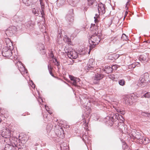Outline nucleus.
<instances>
[{
	"instance_id": "9d476101",
	"label": "nucleus",
	"mask_w": 150,
	"mask_h": 150,
	"mask_svg": "<svg viewBox=\"0 0 150 150\" xmlns=\"http://www.w3.org/2000/svg\"><path fill=\"white\" fill-rule=\"evenodd\" d=\"M2 54L3 56L7 58L10 57L12 55L11 51L8 50L7 48L3 50Z\"/></svg>"
},
{
	"instance_id": "09e8293b",
	"label": "nucleus",
	"mask_w": 150,
	"mask_h": 150,
	"mask_svg": "<svg viewBox=\"0 0 150 150\" xmlns=\"http://www.w3.org/2000/svg\"><path fill=\"white\" fill-rule=\"evenodd\" d=\"M57 38H58V39H59V38H62V37L61 36V34H60V33L58 34V35H57Z\"/></svg>"
},
{
	"instance_id": "de8ad7c7",
	"label": "nucleus",
	"mask_w": 150,
	"mask_h": 150,
	"mask_svg": "<svg viewBox=\"0 0 150 150\" xmlns=\"http://www.w3.org/2000/svg\"><path fill=\"white\" fill-rule=\"evenodd\" d=\"M82 9H83V10H84L86 11L87 10V7H86L84 6L83 5L82 6Z\"/></svg>"
},
{
	"instance_id": "a211bd4d",
	"label": "nucleus",
	"mask_w": 150,
	"mask_h": 150,
	"mask_svg": "<svg viewBox=\"0 0 150 150\" xmlns=\"http://www.w3.org/2000/svg\"><path fill=\"white\" fill-rule=\"evenodd\" d=\"M103 77V75L101 74L100 72H98L95 74L93 79L94 80L99 81L102 79Z\"/></svg>"
},
{
	"instance_id": "a18cd8bd",
	"label": "nucleus",
	"mask_w": 150,
	"mask_h": 150,
	"mask_svg": "<svg viewBox=\"0 0 150 150\" xmlns=\"http://www.w3.org/2000/svg\"><path fill=\"white\" fill-rule=\"evenodd\" d=\"M6 45L7 46H9V47H11V45H12V44L11 42H10L8 44L6 43Z\"/></svg>"
},
{
	"instance_id": "e433bc0d",
	"label": "nucleus",
	"mask_w": 150,
	"mask_h": 150,
	"mask_svg": "<svg viewBox=\"0 0 150 150\" xmlns=\"http://www.w3.org/2000/svg\"><path fill=\"white\" fill-rule=\"evenodd\" d=\"M144 96L145 98H149L150 97V93L147 92L144 95Z\"/></svg>"
},
{
	"instance_id": "f257e3e1",
	"label": "nucleus",
	"mask_w": 150,
	"mask_h": 150,
	"mask_svg": "<svg viewBox=\"0 0 150 150\" xmlns=\"http://www.w3.org/2000/svg\"><path fill=\"white\" fill-rule=\"evenodd\" d=\"M124 118L121 115L118 113L113 114V125H115L118 129L122 131L123 128H125L123 123Z\"/></svg>"
},
{
	"instance_id": "13d9d810",
	"label": "nucleus",
	"mask_w": 150,
	"mask_h": 150,
	"mask_svg": "<svg viewBox=\"0 0 150 150\" xmlns=\"http://www.w3.org/2000/svg\"><path fill=\"white\" fill-rule=\"evenodd\" d=\"M116 56L117 57V58L118 57V55H116V54H113V57H114V56Z\"/></svg>"
},
{
	"instance_id": "f8f14e48",
	"label": "nucleus",
	"mask_w": 150,
	"mask_h": 150,
	"mask_svg": "<svg viewBox=\"0 0 150 150\" xmlns=\"http://www.w3.org/2000/svg\"><path fill=\"white\" fill-rule=\"evenodd\" d=\"M135 139H137V142L141 144L143 143L144 142L146 141V140L145 138L141 135L140 133L136 138Z\"/></svg>"
},
{
	"instance_id": "0e129e2a",
	"label": "nucleus",
	"mask_w": 150,
	"mask_h": 150,
	"mask_svg": "<svg viewBox=\"0 0 150 150\" xmlns=\"http://www.w3.org/2000/svg\"><path fill=\"white\" fill-rule=\"evenodd\" d=\"M9 31L7 30L6 32V33H8Z\"/></svg>"
},
{
	"instance_id": "9b49d317",
	"label": "nucleus",
	"mask_w": 150,
	"mask_h": 150,
	"mask_svg": "<svg viewBox=\"0 0 150 150\" xmlns=\"http://www.w3.org/2000/svg\"><path fill=\"white\" fill-rule=\"evenodd\" d=\"M118 105V102H115L113 101V111L115 110L117 112L120 113L121 114H124L123 112L119 108Z\"/></svg>"
},
{
	"instance_id": "6e6552de",
	"label": "nucleus",
	"mask_w": 150,
	"mask_h": 150,
	"mask_svg": "<svg viewBox=\"0 0 150 150\" xmlns=\"http://www.w3.org/2000/svg\"><path fill=\"white\" fill-rule=\"evenodd\" d=\"M133 95H128L126 96L124 98L125 103L127 105H131L132 104V97Z\"/></svg>"
},
{
	"instance_id": "473e14b6",
	"label": "nucleus",
	"mask_w": 150,
	"mask_h": 150,
	"mask_svg": "<svg viewBox=\"0 0 150 150\" xmlns=\"http://www.w3.org/2000/svg\"><path fill=\"white\" fill-rule=\"evenodd\" d=\"M40 4L42 9V11H41V15H42V17H43V16L44 15V6L43 5H42L41 3Z\"/></svg>"
},
{
	"instance_id": "bf43d9fd",
	"label": "nucleus",
	"mask_w": 150,
	"mask_h": 150,
	"mask_svg": "<svg viewBox=\"0 0 150 150\" xmlns=\"http://www.w3.org/2000/svg\"><path fill=\"white\" fill-rule=\"evenodd\" d=\"M128 2H129V1H128L127 2V3H126V7H127V5L128 4Z\"/></svg>"
},
{
	"instance_id": "f03ea898",
	"label": "nucleus",
	"mask_w": 150,
	"mask_h": 150,
	"mask_svg": "<svg viewBox=\"0 0 150 150\" xmlns=\"http://www.w3.org/2000/svg\"><path fill=\"white\" fill-rule=\"evenodd\" d=\"M100 40V37L99 35L95 33L91 35L89 39V42L91 45L90 46V49L95 47V46L99 43Z\"/></svg>"
},
{
	"instance_id": "58836bf2",
	"label": "nucleus",
	"mask_w": 150,
	"mask_h": 150,
	"mask_svg": "<svg viewBox=\"0 0 150 150\" xmlns=\"http://www.w3.org/2000/svg\"><path fill=\"white\" fill-rule=\"evenodd\" d=\"M40 47L39 48L40 50H44L45 48L44 45L43 44H40Z\"/></svg>"
},
{
	"instance_id": "4468645a",
	"label": "nucleus",
	"mask_w": 150,
	"mask_h": 150,
	"mask_svg": "<svg viewBox=\"0 0 150 150\" xmlns=\"http://www.w3.org/2000/svg\"><path fill=\"white\" fill-rule=\"evenodd\" d=\"M69 78L72 81L73 84L75 86L76 85L77 83L79 82L80 81V79L75 78L72 76L69 75Z\"/></svg>"
},
{
	"instance_id": "6ab92c4d",
	"label": "nucleus",
	"mask_w": 150,
	"mask_h": 150,
	"mask_svg": "<svg viewBox=\"0 0 150 150\" xmlns=\"http://www.w3.org/2000/svg\"><path fill=\"white\" fill-rule=\"evenodd\" d=\"M86 99V100L84 104V106L86 108L87 107L88 108H89V105H90V103L91 101L89 100L88 99V98H86V97L85 98H83V100H82V102L83 103L85 101Z\"/></svg>"
},
{
	"instance_id": "79ce46f5",
	"label": "nucleus",
	"mask_w": 150,
	"mask_h": 150,
	"mask_svg": "<svg viewBox=\"0 0 150 150\" xmlns=\"http://www.w3.org/2000/svg\"><path fill=\"white\" fill-rule=\"evenodd\" d=\"M136 65L134 64H132L131 65H130L129 67V68H134L135 67Z\"/></svg>"
},
{
	"instance_id": "ddd939ff",
	"label": "nucleus",
	"mask_w": 150,
	"mask_h": 150,
	"mask_svg": "<svg viewBox=\"0 0 150 150\" xmlns=\"http://www.w3.org/2000/svg\"><path fill=\"white\" fill-rule=\"evenodd\" d=\"M148 55L149 54L148 53L141 55L139 57V60L141 61L147 62L149 59Z\"/></svg>"
},
{
	"instance_id": "338daca9",
	"label": "nucleus",
	"mask_w": 150,
	"mask_h": 150,
	"mask_svg": "<svg viewBox=\"0 0 150 150\" xmlns=\"http://www.w3.org/2000/svg\"><path fill=\"white\" fill-rule=\"evenodd\" d=\"M58 137L59 136L60 137V136L59 135V134H58Z\"/></svg>"
},
{
	"instance_id": "680f3d73",
	"label": "nucleus",
	"mask_w": 150,
	"mask_h": 150,
	"mask_svg": "<svg viewBox=\"0 0 150 150\" xmlns=\"http://www.w3.org/2000/svg\"><path fill=\"white\" fill-rule=\"evenodd\" d=\"M18 150H23L22 149H21V148H18Z\"/></svg>"
},
{
	"instance_id": "c85d7f7f",
	"label": "nucleus",
	"mask_w": 150,
	"mask_h": 150,
	"mask_svg": "<svg viewBox=\"0 0 150 150\" xmlns=\"http://www.w3.org/2000/svg\"><path fill=\"white\" fill-rule=\"evenodd\" d=\"M128 36H127L125 34H122V36H121V40L126 41L128 39Z\"/></svg>"
},
{
	"instance_id": "e2e57ef3",
	"label": "nucleus",
	"mask_w": 150,
	"mask_h": 150,
	"mask_svg": "<svg viewBox=\"0 0 150 150\" xmlns=\"http://www.w3.org/2000/svg\"><path fill=\"white\" fill-rule=\"evenodd\" d=\"M96 18V17H94V18L95 19V21H96V18Z\"/></svg>"
},
{
	"instance_id": "20e7f679",
	"label": "nucleus",
	"mask_w": 150,
	"mask_h": 150,
	"mask_svg": "<svg viewBox=\"0 0 150 150\" xmlns=\"http://www.w3.org/2000/svg\"><path fill=\"white\" fill-rule=\"evenodd\" d=\"M70 11L72 13L71 14H68L66 16V20L67 23L69 25H71L73 24L74 21L73 13V10L71 9L70 10Z\"/></svg>"
},
{
	"instance_id": "dca6fc26",
	"label": "nucleus",
	"mask_w": 150,
	"mask_h": 150,
	"mask_svg": "<svg viewBox=\"0 0 150 150\" xmlns=\"http://www.w3.org/2000/svg\"><path fill=\"white\" fill-rule=\"evenodd\" d=\"M139 133L140 132H137V130L135 129L132 130L130 134L131 135H130L131 138L134 140L136 138L138 135Z\"/></svg>"
},
{
	"instance_id": "393cba45",
	"label": "nucleus",
	"mask_w": 150,
	"mask_h": 150,
	"mask_svg": "<svg viewBox=\"0 0 150 150\" xmlns=\"http://www.w3.org/2000/svg\"><path fill=\"white\" fill-rule=\"evenodd\" d=\"M25 25L29 29H33V24L31 23V22L28 21L25 23Z\"/></svg>"
},
{
	"instance_id": "f704fd0d",
	"label": "nucleus",
	"mask_w": 150,
	"mask_h": 150,
	"mask_svg": "<svg viewBox=\"0 0 150 150\" xmlns=\"http://www.w3.org/2000/svg\"><path fill=\"white\" fill-rule=\"evenodd\" d=\"M61 149L62 150H69V147L68 146L62 147V145H61L60 146Z\"/></svg>"
},
{
	"instance_id": "49530a36",
	"label": "nucleus",
	"mask_w": 150,
	"mask_h": 150,
	"mask_svg": "<svg viewBox=\"0 0 150 150\" xmlns=\"http://www.w3.org/2000/svg\"><path fill=\"white\" fill-rule=\"evenodd\" d=\"M133 95V96L132 97L133 99H137L138 98V97L137 96H135L134 94L130 95Z\"/></svg>"
},
{
	"instance_id": "5701e85b",
	"label": "nucleus",
	"mask_w": 150,
	"mask_h": 150,
	"mask_svg": "<svg viewBox=\"0 0 150 150\" xmlns=\"http://www.w3.org/2000/svg\"><path fill=\"white\" fill-rule=\"evenodd\" d=\"M83 140L86 143L90 142L91 140V137H87L86 135H83Z\"/></svg>"
},
{
	"instance_id": "8fccbe9b",
	"label": "nucleus",
	"mask_w": 150,
	"mask_h": 150,
	"mask_svg": "<svg viewBox=\"0 0 150 150\" xmlns=\"http://www.w3.org/2000/svg\"><path fill=\"white\" fill-rule=\"evenodd\" d=\"M31 83H32L31 86L33 88H35V85L34 84V83H33V82L32 81H31Z\"/></svg>"
},
{
	"instance_id": "1a4fd4ad",
	"label": "nucleus",
	"mask_w": 150,
	"mask_h": 150,
	"mask_svg": "<svg viewBox=\"0 0 150 150\" xmlns=\"http://www.w3.org/2000/svg\"><path fill=\"white\" fill-rule=\"evenodd\" d=\"M105 5L101 3L99 4L98 6V10L99 14L102 15L105 11Z\"/></svg>"
},
{
	"instance_id": "39448f33",
	"label": "nucleus",
	"mask_w": 150,
	"mask_h": 150,
	"mask_svg": "<svg viewBox=\"0 0 150 150\" xmlns=\"http://www.w3.org/2000/svg\"><path fill=\"white\" fill-rule=\"evenodd\" d=\"M121 43V33H118L113 36V44L117 45H120Z\"/></svg>"
},
{
	"instance_id": "423d86ee",
	"label": "nucleus",
	"mask_w": 150,
	"mask_h": 150,
	"mask_svg": "<svg viewBox=\"0 0 150 150\" xmlns=\"http://www.w3.org/2000/svg\"><path fill=\"white\" fill-rule=\"evenodd\" d=\"M67 53V55L68 57L71 59H75L78 57L77 53L74 51L72 50L71 51L68 50L67 52H66Z\"/></svg>"
},
{
	"instance_id": "0eeeda50",
	"label": "nucleus",
	"mask_w": 150,
	"mask_h": 150,
	"mask_svg": "<svg viewBox=\"0 0 150 150\" xmlns=\"http://www.w3.org/2000/svg\"><path fill=\"white\" fill-rule=\"evenodd\" d=\"M95 62L93 59H91L89 60L88 63L87 65L84 67L86 70H93L94 68L93 65L95 64Z\"/></svg>"
},
{
	"instance_id": "b1692460",
	"label": "nucleus",
	"mask_w": 150,
	"mask_h": 150,
	"mask_svg": "<svg viewBox=\"0 0 150 150\" xmlns=\"http://www.w3.org/2000/svg\"><path fill=\"white\" fill-rule=\"evenodd\" d=\"M32 12L36 16H38L40 14L41 15V11H39V9H35V8L33 9Z\"/></svg>"
},
{
	"instance_id": "37998d69",
	"label": "nucleus",
	"mask_w": 150,
	"mask_h": 150,
	"mask_svg": "<svg viewBox=\"0 0 150 150\" xmlns=\"http://www.w3.org/2000/svg\"><path fill=\"white\" fill-rule=\"evenodd\" d=\"M62 38H59V39H58V38H57V42H58L59 44H60L61 42V41L62 40Z\"/></svg>"
},
{
	"instance_id": "7c9ffc66",
	"label": "nucleus",
	"mask_w": 150,
	"mask_h": 150,
	"mask_svg": "<svg viewBox=\"0 0 150 150\" xmlns=\"http://www.w3.org/2000/svg\"><path fill=\"white\" fill-rule=\"evenodd\" d=\"M118 83L119 85L122 86H124L125 83V81L123 79H122L120 80L119 81Z\"/></svg>"
},
{
	"instance_id": "412c9836",
	"label": "nucleus",
	"mask_w": 150,
	"mask_h": 150,
	"mask_svg": "<svg viewBox=\"0 0 150 150\" xmlns=\"http://www.w3.org/2000/svg\"><path fill=\"white\" fill-rule=\"evenodd\" d=\"M112 66L111 67L109 66L105 67L104 71L108 74H109L112 72Z\"/></svg>"
},
{
	"instance_id": "a878e982",
	"label": "nucleus",
	"mask_w": 150,
	"mask_h": 150,
	"mask_svg": "<svg viewBox=\"0 0 150 150\" xmlns=\"http://www.w3.org/2000/svg\"><path fill=\"white\" fill-rule=\"evenodd\" d=\"M64 0H58L57 1V5L58 6H60L63 5L64 3Z\"/></svg>"
},
{
	"instance_id": "052dcab7",
	"label": "nucleus",
	"mask_w": 150,
	"mask_h": 150,
	"mask_svg": "<svg viewBox=\"0 0 150 150\" xmlns=\"http://www.w3.org/2000/svg\"><path fill=\"white\" fill-rule=\"evenodd\" d=\"M96 17H98V15L97 14H96Z\"/></svg>"
},
{
	"instance_id": "7ed1b4c3",
	"label": "nucleus",
	"mask_w": 150,
	"mask_h": 150,
	"mask_svg": "<svg viewBox=\"0 0 150 150\" xmlns=\"http://www.w3.org/2000/svg\"><path fill=\"white\" fill-rule=\"evenodd\" d=\"M149 76V75L148 73L145 74L144 75H142L139 78L138 83L137 85L139 86L145 85Z\"/></svg>"
},
{
	"instance_id": "4c0bfd02",
	"label": "nucleus",
	"mask_w": 150,
	"mask_h": 150,
	"mask_svg": "<svg viewBox=\"0 0 150 150\" xmlns=\"http://www.w3.org/2000/svg\"><path fill=\"white\" fill-rule=\"evenodd\" d=\"M45 107L46 110L50 114H52V112L49 110V108L48 106H47L46 105H45Z\"/></svg>"
},
{
	"instance_id": "c03bdc74",
	"label": "nucleus",
	"mask_w": 150,
	"mask_h": 150,
	"mask_svg": "<svg viewBox=\"0 0 150 150\" xmlns=\"http://www.w3.org/2000/svg\"><path fill=\"white\" fill-rule=\"evenodd\" d=\"M117 68V66L115 64H113V71L114 70H116Z\"/></svg>"
},
{
	"instance_id": "c756f323",
	"label": "nucleus",
	"mask_w": 150,
	"mask_h": 150,
	"mask_svg": "<svg viewBox=\"0 0 150 150\" xmlns=\"http://www.w3.org/2000/svg\"><path fill=\"white\" fill-rule=\"evenodd\" d=\"M106 119L107 120H109V125L110 126H112V117H110L109 116H108Z\"/></svg>"
},
{
	"instance_id": "2f4dec72",
	"label": "nucleus",
	"mask_w": 150,
	"mask_h": 150,
	"mask_svg": "<svg viewBox=\"0 0 150 150\" xmlns=\"http://www.w3.org/2000/svg\"><path fill=\"white\" fill-rule=\"evenodd\" d=\"M95 1V0H88V4L89 6L92 5Z\"/></svg>"
},
{
	"instance_id": "bb28decb",
	"label": "nucleus",
	"mask_w": 150,
	"mask_h": 150,
	"mask_svg": "<svg viewBox=\"0 0 150 150\" xmlns=\"http://www.w3.org/2000/svg\"><path fill=\"white\" fill-rule=\"evenodd\" d=\"M121 142L122 143V148L124 149H126L127 148V145L126 143L125 142V141L123 140H121Z\"/></svg>"
},
{
	"instance_id": "f3484780",
	"label": "nucleus",
	"mask_w": 150,
	"mask_h": 150,
	"mask_svg": "<svg viewBox=\"0 0 150 150\" xmlns=\"http://www.w3.org/2000/svg\"><path fill=\"white\" fill-rule=\"evenodd\" d=\"M139 133L140 132H137V130L135 129L132 130L130 134L131 135H130L131 138L134 140L136 138L138 135Z\"/></svg>"
},
{
	"instance_id": "72a5a7b5",
	"label": "nucleus",
	"mask_w": 150,
	"mask_h": 150,
	"mask_svg": "<svg viewBox=\"0 0 150 150\" xmlns=\"http://www.w3.org/2000/svg\"><path fill=\"white\" fill-rule=\"evenodd\" d=\"M142 115L144 116H148L149 117L150 116V113L143 112H142Z\"/></svg>"
},
{
	"instance_id": "aec40b11",
	"label": "nucleus",
	"mask_w": 150,
	"mask_h": 150,
	"mask_svg": "<svg viewBox=\"0 0 150 150\" xmlns=\"http://www.w3.org/2000/svg\"><path fill=\"white\" fill-rule=\"evenodd\" d=\"M15 148L14 146L11 145L9 144H6L5 145V150H15Z\"/></svg>"
},
{
	"instance_id": "6e6d98bb",
	"label": "nucleus",
	"mask_w": 150,
	"mask_h": 150,
	"mask_svg": "<svg viewBox=\"0 0 150 150\" xmlns=\"http://www.w3.org/2000/svg\"><path fill=\"white\" fill-rule=\"evenodd\" d=\"M52 71H49L50 74L52 76H53V74L52 72Z\"/></svg>"
},
{
	"instance_id": "864d4df0",
	"label": "nucleus",
	"mask_w": 150,
	"mask_h": 150,
	"mask_svg": "<svg viewBox=\"0 0 150 150\" xmlns=\"http://www.w3.org/2000/svg\"><path fill=\"white\" fill-rule=\"evenodd\" d=\"M48 127H49V126H48V125H47V128H47V129H49V130L50 131V130H51V129H52V127H50V128H49H49H48Z\"/></svg>"
},
{
	"instance_id": "c9c22d12",
	"label": "nucleus",
	"mask_w": 150,
	"mask_h": 150,
	"mask_svg": "<svg viewBox=\"0 0 150 150\" xmlns=\"http://www.w3.org/2000/svg\"><path fill=\"white\" fill-rule=\"evenodd\" d=\"M18 21H23L25 19V17L23 16H20L18 17Z\"/></svg>"
},
{
	"instance_id": "69168bd1",
	"label": "nucleus",
	"mask_w": 150,
	"mask_h": 150,
	"mask_svg": "<svg viewBox=\"0 0 150 150\" xmlns=\"http://www.w3.org/2000/svg\"><path fill=\"white\" fill-rule=\"evenodd\" d=\"M114 79H115V78L113 76V81L114 80Z\"/></svg>"
},
{
	"instance_id": "4d7b16f0",
	"label": "nucleus",
	"mask_w": 150,
	"mask_h": 150,
	"mask_svg": "<svg viewBox=\"0 0 150 150\" xmlns=\"http://www.w3.org/2000/svg\"><path fill=\"white\" fill-rule=\"evenodd\" d=\"M70 40L69 38H67V40H66V41L68 42H69L70 41Z\"/></svg>"
},
{
	"instance_id": "603ef678",
	"label": "nucleus",
	"mask_w": 150,
	"mask_h": 150,
	"mask_svg": "<svg viewBox=\"0 0 150 150\" xmlns=\"http://www.w3.org/2000/svg\"><path fill=\"white\" fill-rule=\"evenodd\" d=\"M53 61L54 63H56L57 61V59L55 58H54L53 59Z\"/></svg>"
},
{
	"instance_id": "2eb2a0df",
	"label": "nucleus",
	"mask_w": 150,
	"mask_h": 150,
	"mask_svg": "<svg viewBox=\"0 0 150 150\" xmlns=\"http://www.w3.org/2000/svg\"><path fill=\"white\" fill-rule=\"evenodd\" d=\"M79 53L81 55L85 54L87 52V49L86 47H81L78 51Z\"/></svg>"
},
{
	"instance_id": "cd10ccee",
	"label": "nucleus",
	"mask_w": 150,
	"mask_h": 150,
	"mask_svg": "<svg viewBox=\"0 0 150 150\" xmlns=\"http://www.w3.org/2000/svg\"><path fill=\"white\" fill-rule=\"evenodd\" d=\"M97 28V27L96 25L95 24L92 25L90 28V30L92 31H93V32L96 33V29Z\"/></svg>"
},
{
	"instance_id": "4be33fe9",
	"label": "nucleus",
	"mask_w": 150,
	"mask_h": 150,
	"mask_svg": "<svg viewBox=\"0 0 150 150\" xmlns=\"http://www.w3.org/2000/svg\"><path fill=\"white\" fill-rule=\"evenodd\" d=\"M86 118L84 117L83 121V125L85 126V127L86 128L88 127V122L89 121V118H88V117L86 116Z\"/></svg>"
},
{
	"instance_id": "3c124183",
	"label": "nucleus",
	"mask_w": 150,
	"mask_h": 150,
	"mask_svg": "<svg viewBox=\"0 0 150 150\" xmlns=\"http://www.w3.org/2000/svg\"><path fill=\"white\" fill-rule=\"evenodd\" d=\"M55 64L58 67L59 66V62H58L57 61L56 63H55Z\"/></svg>"
},
{
	"instance_id": "774afa93",
	"label": "nucleus",
	"mask_w": 150,
	"mask_h": 150,
	"mask_svg": "<svg viewBox=\"0 0 150 150\" xmlns=\"http://www.w3.org/2000/svg\"><path fill=\"white\" fill-rule=\"evenodd\" d=\"M148 81L150 82V78H149V80Z\"/></svg>"
},
{
	"instance_id": "a19ab883",
	"label": "nucleus",
	"mask_w": 150,
	"mask_h": 150,
	"mask_svg": "<svg viewBox=\"0 0 150 150\" xmlns=\"http://www.w3.org/2000/svg\"><path fill=\"white\" fill-rule=\"evenodd\" d=\"M108 59L109 60L112 59V54H109L108 56Z\"/></svg>"
},
{
	"instance_id": "ea45409f",
	"label": "nucleus",
	"mask_w": 150,
	"mask_h": 150,
	"mask_svg": "<svg viewBox=\"0 0 150 150\" xmlns=\"http://www.w3.org/2000/svg\"><path fill=\"white\" fill-rule=\"evenodd\" d=\"M48 69L49 70V71H52V67L51 65L50 64H49L48 65Z\"/></svg>"
},
{
	"instance_id": "5fc2aeb1",
	"label": "nucleus",
	"mask_w": 150,
	"mask_h": 150,
	"mask_svg": "<svg viewBox=\"0 0 150 150\" xmlns=\"http://www.w3.org/2000/svg\"><path fill=\"white\" fill-rule=\"evenodd\" d=\"M144 42H146V43H150V40H146V41H145Z\"/></svg>"
}]
</instances>
